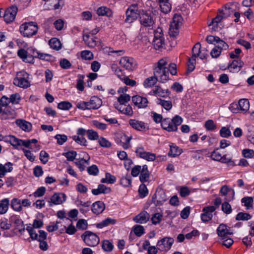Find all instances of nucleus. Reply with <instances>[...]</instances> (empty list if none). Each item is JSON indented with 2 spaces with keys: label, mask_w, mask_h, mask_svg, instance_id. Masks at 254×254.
Masks as SVG:
<instances>
[{
  "label": "nucleus",
  "mask_w": 254,
  "mask_h": 254,
  "mask_svg": "<svg viewBox=\"0 0 254 254\" xmlns=\"http://www.w3.org/2000/svg\"><path fill=\"white\" fill-rule=\"evenodd\" d=\"M170 73L172 75L177 74L176 64L174 63L169 64L166 59L159 60L154 68V75L157 77L158 81L162 83L166 82L170 79Z\"/></svg>",
  "instance_id": "1"
},
{
  "label": "nucleus",
  "mask_w": 254,
  "mask_h": 254,
  "mask_svg": "<svg viewBox=\"0 0 254 254\" xmlns=\"http://www.w3.org/2000/svg\"><path fill=\"white\" fill-rule=\"evenodd\" d=\"M27 231L29 233L30 238L33 240H38L39 242V248L41 250L46 251L48 249V245L46 241L47 234L44 231H38V234L32 228L28 227Z\"/></svg>",
  "instance_id": "2"
},
{
  "label": "nucleus",
  "mask_w": 254,
  "mask_h": 254,
  "mask_svg": "<svg viewBox=\"0 0 254 254\" xmlns=\"http://www.w3.org/2000/svg\"><path fill=\"white\" fill-rule=\"evenodd\" d=\"M183 122V119L179 115H176L172 119L165 118L162 122V127L168 132L177 131L178 127Z\"/></svg>",
  "instance_id": "3"
},
{
  "label": "nucleus",
  "mask_w": 254,
  "mask_h": 254,
  "mask_svg": "<svg viewBox=\"0 0 254 254\" xmlns=\"http://www.w3.org/2000/svg\"><path fill=\"white\" fill-rule=\"evenodd\" d=\"M38 30L37 24L34 22H25L19 27L20 33L26 37H31L35 35Z\"/></svg>",
  "instance_id": "4"
},
{
  "label": "nucleus",
  "mask_w": 254,
  "mask_h": 254,
  "mask_svg": "<svg viewBox=\"0 0 254 254\" xmlns=\"http://www.w3.org/2000/svg\"><path fill=\"white\" fill-rule=\"evenodd\" d=\"M13 84L19 87L27 88L30 86L29 81V74L24 70L17 72L16 77L13 79Z\"/></svg>",
  "instance_id": "5"
},
{
  "label": "nucleus",
  "mask_w": 254,
  "mask_h": 254,
  "mask_svg": "<svg viewBox=\"0 0 254 254\" xmlns=\"http://www.w3.org/2000/svg\"><path fill=\"white\" fill-rule=\"evenodd\" d=\"M140 14H141V11L139 9L137 4L135 3L130 5L126 11L127 17L125 22L128 23L133 22Z\"/></svg>",
  "instance_id": "6"
},
{
  "label": "nucleus",
  "mask_w": 254,
  "mask_h": 254,
  "mask_svg": "<svg viewBox=\"0 0 254 254\" xmlns=\"http://www.w3.org/2000/svg\"><path fill=\"white\" fill-rule=\"evenodd\" d=\"M81 237L84 243L90 247L96 246L100 242L98 236L89 231H85Z\"/></svg>",
  "instance_id": "7"
},
{
  "label": "nucleus",
  "mask_w": 254,
  "mask_h": 254,
  "mask_svg": "<svg viewBox=\"0 0 254 254\" xmlns=\"http://www.w3.org/2000/svg\"><path fill=\"white\" fill-rule=\"evenodd\" d=\"M182 17L180 14H175L173 21L170 26V34L171 36H176L178 33V30L182 23Z\"/></svg>",
  "instance_id": "8"
},
{
  "label": "nucleus",
  "mask_w": 254,
  "mask_h": 254,
  "mask_svg": "<svg viewBox=\"0 0 254 254\" xmlns=\"http://www.w3.org/2000/svg\"><path fill=\"white\" fill-rule=\"evenodd\" d=\"M201 48V45L199 43H197L195 44L192 49V55L191 57L189 59L188 63V70L189 72H190L193 70L195 68V60L196 55H199L200 49Z\"/></svg>",
  "instance_id": "9"
},
{
  "label": "nucleus",
  "mask_w": 254,
  "mask_h": 254,
  "mask_svg": "<svg viewBox=\"0 0 254 254\" xmlns=\"http://www.w3.org/2000/svg\"><path fill=\"white\" fill-rule=\"evenodd\" d=\"M174 242V240L171 237H164L158 241L157 247L160 251L167 252L171 249Z\"/></svg>",
  "instance_id": "10"
},
{
  "label": "nucleus",
  "mask_w": 254,
  "mask_h": 254,
  "mask_svg": "<svg viewBox=\"0 0 254 254\" xmlns=\"http://www.w3.org/2000/svg\"><path fill=\"white\" fill-rule=\"evenodd\" d=\"M79 155L81 156L79 158L76 159L75 164L79 168L80 171H83L86 167V165H89L90 156L85 152H81Z\"/></svg>",
  "instance_id": "11"
},
{
  "label": "nucleus",
  "mask_w": 254,
  "mask_h": 254,
  "mask_svg": "<svg viewBox=\"0 0 254 254\" xmlns=\"http://www.w3.org/2000/svg\"><path fill=\"white\" fill-rule=\"evenodd\" d=\"M135 152L137 157L148 161H153L156 159L155 154L146 152L142 146L137 147Z\"/></svg>",
  "instance_id": "12"
},
{
  "label": "nucleus",
  "mask_w": 254,
  "mask_h": 254,
  "mask_svg": "<svg viewBox=\"0 0 254 254\" xmlns=\"http://www.w3.org/2000/svg\"><path fill=\"white\" fill-rule=\"evenodd\" d=\"M17 11L18 8L15 5H12L7 8L3 16L4 21L7 23L12 22L15 18Z\"/></svg>",
  "instance_id": "13"
},
{
  "label": "nucleus",
  "mask_w": 254,
  "mask_h": 254,
  "mask_svg": "<svg viewBox=\"0 0 254 254\" xmlns=\"http://www.w3.org/2000/svg\"><path fill=\"white\" fill-rule=\"evenodd\" d=\"M121 66L128 70H134L136 66V64L132 58L123 57L120 61Z\"/></svg>",
  "instance_id": "14"
},
{
  "label": "nucleus",
  "mask_w": 254,
  "mask_h": 254,
  "mask_svg": "<svg viewBox=\"0 0 254 254\" xmlns=\"http://www.w3.org/2000/svg\"><path fill=\"white\" fill-rule=\"evenodd\" d=\"M131 136H128L124 133H118L116 134L115 140L117 143L120 144L124 149L129 147V142L131 139Z\"/></svg>",
  "instance_id": "15"
},
{
  "label": "nucleus",
  "mask_w": 254,
  "mask_h": 254,
  "mask_svg": "<svg viewBox=\"0 0 254 254\" xmlns=\"http://www.w3.org/2000/svg\"><path fill=\"white\" fill-rule=\"evenodd\" d=\"M166 200V193L162 189L157 190L152 197V202L156 206L162 205Z\"/></svg>",
  "instance_id": "16"
},
{
  "label": "nucleus",
  "mask_w": 254,
  "mask_h": 254,
  "mask_svg": "<svg viewBox=\"0 0 254 254\" xmlns=\"http://www.w3.org/2000/svg\"><path fill=\"white\" fill-rule=\"evenodd\" d=\"M216 207L214 206H208L204 207L202 209V212L201 214V219L204 222H207L211 220L213 217L212 213L216 210Z\"/></svg>",
  "instance_id": "17"
},
{
  "label": "nucleus",
  "mask_w": 254,
  "mask_h": 254,
  "mask_svg": "<svg viewBox=\"0 0 254 254\" xmlns=\"http://www.w3.org/2000/svg\"><path fill=\"white\" fill-rule=\"evenodd\" d=\"M128 122L130 126L137 130L145 131L149 129L147 124L143 122L135 119H130Z\"/></svg>",
  "instance_id": "18"
},
{
  "label": "nucleus",
  "mask_w": 254,
  "mask_h": 254,
  "mask_svg": "<svg viewBox=\"0 0 254 254\" xmlns=\"http://www.w3.org/2000/svg\"><path fill=\"white\" fill-rule=\"evenodd\" d=\"M140 22L141 25L144 27H151L155 23L153 16L146 12H143L141 14Z\"/></svg>",
  "instance_id": "19"
},
{
  "label": "nucleus",
  "mask_w": 254,
  "mask_h": 254,
  "mask_svg": "<svg viewBox=\"0 0 254 254\" xmlns=\"http://www.w3.org/2000/svg\"><path fill=\"white\" fill-rule=\"evenodd\" d=\"M66 195L64 193H55L49 201V205L52 206V204L58 205L63 203L66 200Z\"/></svg>",
  "instance_id": "20"
},
{
  "label": "nucleus",
  "mask_w": 254,
  "mask_h": 254,
  "mask_svg": "<svg viewBox=\"0 0 254 254\" xmlns=\"http://www.w3.org/2000/svg\"><path fill=\"white\" fill-rule=\"evenodd\" d=\"M132 101L138 108H145L147 107L148 101L146 97L139 95H135L132 97Z\"/></svg>",
  "instance_id": "21"
},
{
  "label": "nucleus",
  "mask_w": 254,
  "mask_h": 254,
  "mask_svg": "<svg viewBox=\"0 0 254 254\" xmlns=\"http://www.w3.org/2000/svg\"><path fill=\"white\" fill-rule=\"evenodd\" d=\"M10 221L14 224L16 229L18 230L21 234L25 231L23 222L19 217L16 215L12 216L10 217Z\"/></svg>",
  "instance_id": "22"
},
{
  "label": "nucleus",
  "mask_w": 254,
  "mask_h": 254,
  "mask_svg": "<svg viewBox=\"0 0 254 254\" xmlns=\"http://www.w3.org/2000/svg\"><path fill=\"white\" fill-rule=\"evenodd\" d=\"M15 124L22 130L25 132H29L32 130V125L25 120L17 119L15 121Z\"/></svg>",
  "instance_id": "23"
},
{
  "label": "nucleus",
  "mask_w": 254,
  "mask_h": 254,
  "mask_svg": "<svg viewBox=\"0 0 254 254\" xmlns=\"http://www.w3.org/2000/svg\"><path fill=\"white\" fill-rule=\"evenodd\" d=\"M150 218V215L146 211H143L135 216L133 220L137 223L142 224L146 223Z\"/></svg>",
  "instance_id": "24"
},
{
  "label": "nucleus",
  "mask_w": 254,
  "mask_h": 254,
  "mask_svg": "<svg viewBox=\"0 0 254 254\" xmlns=\"http://www.w3.org/2000/svg\"><path fill=\"white\" fill-rule=\"evenodd\" d=\"M105 208V204L102 201H97L93 203L91 207L92 211L96 215L101 213Z\"/></svg>",
  "instance_id": "25"
},
{
  "label": "nucleus",
  "mask_w": 254,
  "mask_h": 254,
  "mask_svg": "<svg viewBox=\"0 0 254 254\" xmlns=\"http://www.w3.org/2000/svg\"><path fill=\"white\" fill-rule=\"evenodd\" d=\"M217 234L221 237H225L227 235H232L233 232L231 231L230 228H227L225 224H221L217 229Z\"/></svg>",
  "instance_id": "26"
},
{
  "label": "nucleus",
  "mask_w": 254,
  "mask_h": 254,
  "mask_svg": "<svg viewBox=\"0 0 254 254\" xmlns=\"http://www.w3.org/2000/svg\"><path fill=\"white\" fill-rule=\"evenodd\" d=\"M111 191L110 187H107L103 184H100L98 186L97 189H93L92 190V193L93 195H97L101 193H108Z\"/></svg>",
  "instance_id": "27"
},
{
  "label": "nucleus",
  "mask_w": 254,
  "mask_h": 254,
  "mask_svg": "<svg viewBox=\"0 0 254 254\" xmlns=\"http://www.w3.org/2000/svg\"><path fill=\"white\" fill-rule=\"evenodd\" d=\"M244 65V63L239 60H235L229 65L228 68L231 72H237L241 70V67Z\"/></svg>",
  "instance_id": "28"
},
{
  "label": "nucleus",
  "mask_w": 254,
  "mask_h": 254,
  "mask_svg": "<svg viewBox=\"0 0 254 254\" xmlns=\"http://www.w3.org/2000/svg\"><path fill=\"white\" fill-rule=\"evenodd\" d=\"M4 141L10 143L15 148H18L20 146V143L22 142V139H18L14 135H7L4 138Z\"/></svg>",
  "instance_id": "29"
},
{
  "label": "nucleus",
  "mask_w": 254,
  "mask_h": 254,
  "mask_svg": "<svg viewBox=\"0 0 254 254\" xmlns=\"http://www.w3.org/2000/svg\"><path fill=\"white\" fill-rule=\"evenodd\" d=\"M152 91L154 95L163 98L168 96L170 94L168 89H163L159 86H155Z\"/></svg>",
  "instance_id": "30"
},
{
  "label": "nucleus",
  "mask_w": 254,
  "mask_h": 254,
  "mask_svg": "<svg viewBox=\"0 0 254 254\" xmlns=\"http://www.w3.org/2000/svg\"><path fill=\"white\" fill-rule=\"evenodd\" d=\"M102 103V100L97 96L92 97L88 102L90 110L98 109L101 106Z\"/></svg>",
  "instance_id": "31"
},
{
  "label": "nucleus",
  "mask_w": 254,
  "mask_h": 254,
  "mask_svg": "<svg viewBox=\"0 0 254 254\" xmlns=\"http://www.w3.org/2000/svg\"><path fill=\"white\" fill-rule=\"evenodd\" d=\"M95 37H90L89 34H83V40L85 43L90 48H93L97 45V42Z\"/></svg>",
  "instance_id": "32"
},
{
  "label": "nucleus",
  "mask_w": 254,
  "mask_h": 254,
  "mask_svg": "<svg viewBox=\"0 0 254 254\" xmlns=\"http://www.w3.org/2000/svg\"><path fill=\"white\" fill-rule=\"evenodd\" d=\"M12 166L10 162H7L4 165L0 164V178H2L6 173L10 172L13 169Z\"/></svg>",
  "instance_id": "33"
},
{
  "label": "nucleus",
  "mask_w": 254,
  "mask_h": 254,
  "mask_svg": "<svg viewBox=\"0 0 254 254\" xmlns=\"http://www.w3.org/2000/svg\"><path fill=\"white\" fill-rule=\"evenodd\" d=\"M116 108L122 113L128 116H132L133 114L132 107L129 105L127 106L124 105H118V106H116Z\"/></svg>",
  "instance_id": "34"
},
{
  "label": "nucleus",
  "mask_w": 254,
  "mask_h": 254,
  "mask_svg": "<svg viewBox=\"0 0 254 254\" xmlns=\"http://www.w3.org/2000/svg\"><path fill=\"white\" fill-rule=\"evenodd\" d=\"M222 20V17H221L219 14H218L215 18L212 19L211 22L208 24V26H212V30L213 31H218L221 29V27L218 26V23L220 22Z\"/></svg>",
  "instance_id": "35"
},
{
  "label": "nucleus",
  "mask_w": 254,
  "mask_h": 254,
  "mask_svg": "<svg viewBox=\"0 0 254 254\" xmlns=\"http://www.w3.org/2000/svg\"><path fill=\"white\" fill-rule=\"evenodd\" d=\"M161 10L164 13L167 14L169 12L172 8V5L169 2V0H164L159 2Z\"/></svg>",
  "instance_id": "36"
},
{
  "label": "nucleus",
  "mask_w": 254,
  "mask_h": 254,
  "mask_svg": "<svg viewBox=\"0 0 254 254\" xmlns=\"http://www.w3.org/2000/svg\"><path fill=\"white\" fill-rule=\"evenodd\" d=\"M97 14L99 16H107L110 17L112 15L113 13L110 8L106 6H101L97 9Z\"/></svg>",
  "instance_id": "37"
},
{
  "label": "nucleus",
  "mask_w": 254,
  "mask_h": 254,
  "mask_svg": "<svg viewBox=\"0 0 254 254\" xmlns=\"http://www.w3.org/2000/svg\"><path fill=\"white\" fill-rule=\"evenodd\" d=\"M254 199L252 197L246 196L241 199V202L244 203L247 210L252 209L253 208Z\"/></svg>",
  "instance_id": "38"
},
{
  "label": "nucleus",
  "mask_w": 254,
  "mask_h": 254,
  "mask_svg": "<svg viewBox=\"0 0 254 254\" xmlns=\"http://www.w3.org/2000/svg\"><path fill=\"white\" fill-rule=\"evenodd\" d=\"M233 5L231 3H227L226 4L224 9L219 11L218 14L222 17V19L228 17L230 15V9L232 8L231 6Z\"/></svg>",
  "instance_id": "39"
},
{
  "label": "nucleus",
  "mask_w": 254,
  "mask_h": 254,
  "mask_svg": "<svg viewBox=\"0 0 254 254\" xmlns=\"http://www.w3.org/2000/svg\"><path fill=\"white\" fill-rule=\"evenodd\" d=\"M238 106L240 111H242L246 113L250 108V103L248 100L246 99H240L238 103Z\"/></svg>",
  "instance_id": "40"
},
{
  "label": "nucleus",
  "mask_w": 254,
  "mask_h": 254,
  "mask_svg": "<svg viewBox=\"0 0 254 254\" xmlns=\"http://www.w3.org/2000/svg\"><path fill=\"white\" fill-rule=\"evenodd\" d=\"M9 203L8 198H4L0 201V214H5L7 211Z\"/></svg>",
  "instance_id": "41"
},
{
  "label": "nucleus",
  "mask_w": 254,
  "mask_h": 254,
  "mask_svg": "<svg viewBox=\"0 0 254 254\" xmlns=\"http://www.w3.org/2000/svg\"><path fill=\"white\" fill-rule=\"evenodd\" d=\"M116 222V220L115 219L107 218L100 223L96 224V226L97 228L101 229L110 224H115Z\"/></svg>",
  "instance_id": "42"
},
{
  "label": "nucleus",
  "mask_w": 254,
  "mask_h": 254,
  "mask_svg": "<svg viewBox=\"0 0 254 254\" xmlns=\"http://www.w3.org/2000/svg\"><path fill=\"white\" fill-rule=\"evenodd\" d=\"M157 81H158V78L154 75L146 78L143 82V85L145 88L151 87L155 84Z\"/></svg>",
  "instance_id": "43"
},
{
  "label": "nucleus",
  "mask_w": 254,
  "mask_h": 254,
  "mask_svg": "<svg viewBox=\"0 0 254 254\" xmlns=\"http://www.w3.org/2000/svg\"><path fill=\"white\" fill-rule=\"evenodd\" d=\"M156 103L167 111L170 110L172 107V103L171 101H167L158 98L157 99Z\"/></svg>",
  "instance_id": "44"
},
{
  "label": "nucleus",
  "mask_w": 254,
  "mask_h": 254,
  "mask_svg": "<svg viewBox=\"0 0 254 254\" xmlns=\"http://www.w3.org/2000/svg\"><path fill=\"white\" fill-rule=\"evenodd\" d=\"M11 207L16 211H20L22 210V207L20 199L18 198H13L11 202Z\"/></svg>",
  "instance_id": "45"
},
{
  "label": "nucleus",
  "mask_w": 254,
  "mask_h": 254,
  "mask_svg": "<svg viewBox=\"0 0 254 254\" xmlns=\"http://www.w3.org/2000/svg\"><path fill=\"white\" fill-rule=\"evenodd\" d=\"M182 153L181 150L175 145H170V150L168 152V156L171 157H176L180 155Z\"/></svg>",
  "instance_id": "46"
},
{
  "label": "nucleus",
  "mask_w": 254,
  "mask_h": 254,
  "mask_svg": "<svg viewBox=\"0 0 254 254\" xmlns=\"http://www.w3.org/2000/svg\"><path fill=\"white\" fill-rule=\"evenodd\" d=\"M116 181V178L109 173L105 174V178L101 180L102 183L114 184Z\"/></svg>",
  "instance_id": "47"
},
{
  "label": "nucleus",
  "mask_w": 254,
  "mask_h": 254,
  "mask_svg": "<svg viewBox=\"0 0 254 254\" xmlns=\"http://www.w3.org/2000/svg\"><path fill=\"white\" fill-rule=\"evenodd\" d=\"M50 47L54 50H59L61 48V42L57 38H53L49 41Z\"/></svg>",
  "instance_id": "48"
},
{
  "label": "nucleus",
  "mask_w": 254,
  "mask_h": 254,
  "mask_svg": "<svg viewBox=\"0 0 254 254\" xmlns=\"http://www.w3.org/2000/svg\"><path fill=\"white\" fill-rule=\"evenodd\" d=\"M204 127L207 130L214 131L217 128L216 124L212 120H208L205 122Z\"/></svg>",
  "instance_id": "49"
},
{
  "label": "nucleus",
  "mask_w": 254,
  "mask_h": 254,
  "mask_svg": "<svg viewBox=\"0 0 254 254\" xmlns=\"http://www.w3.org/2000/svg\"><path fill=\"white\" fill-rule=\"evenodd\" d=\"M130 99V97L128 94H122L118 98V101L120 105H124L127 103Z\"/></svg>",
  "instance_id": "50"
},
{
  "label": "nucleus",
  "mask_w": 254,
  "mask_h": 254,
  "mask_svg": "<svg viewBox=\"0 0 254 254\" xmlns=\"http://www.w3.org/2000/svg\"><path fill=\"white\" fill-rule=\"evenodd\" d=\"M219 133L223 138H228L231 135V130L228 127H223L220 130Z\"/></svg>",
  "instance_id": "51"
},
{
  "label": "nucleus",
  "mask_w": 254,
  "mask_h": 254,
  "mask_svg": "<svg viewBox=\"0 0 254 254\" xmlns=\"http://www.w3.org/2000/svg\"><path fill=\"white\" fill-rule=\"evenodd\" d=\"M134 234L137 237H140L145 233L144 227L139 225H136L133 228Z\"/></svg>",
  "instance_id": "52"
},
{
  "label": "nucleus",
  "mask_w": 254,
  "mask_h": 254,
  "mask_svg": "<svg viewBox=\"0 0 254 254\" xmlns=\"http://www.w3.org/2000/svg\"><path fill=\"white\" fill-rule=\"evenodd\" d=\"M80 56L81 58L85 60H91L94 58L93 53L88 50L81 51Z\"/></svg>",
  "instance_id": "53"
},
{
  "label": "nucleus",
  "mask_w": 254,
  "mask_h": 254,
  "mask_svg": "<svg viewBox=\"0 0 254 254\" xmlns=\"http://www.w3.org/2000/svg\"><path fill=\"white\" fill-rule=\"evenodd\" d=\"M164 43V38L153 39V46L154 48L156 50H159L162 48Z\"/></svg>",
  "instance_id": "54"
},
{
  "label": "nucleus",
  "mask_w": 254,
  "mask_h": 254,
  "mask_svg": "<svg viewBox=\"0 0 254 254\" xmlns=\"http://www.w3.org/2000/svg\"><path fill=\"white\" fill-rule=\"evenodd\" d=\"M17 55L22 59V60L26 63H31V61L28 60V52L24 49H21L18 51Z\"/></svg>",
  "instance_id": "55"
},
{
  "label": "nucleus",
  "mask_w": 254,
  "mask_h": 254,
  "mask_svg": "<svg viewBox=\"0 0 254 254\" xmlns=\"http://www.w3.org/2000/svg\"><path fill=\"white\" fill-rule=\"evenodd\" d=\"M71 138L74 140L77 143L80 144L83 146L87 145V140L83 136H80L79 135H73Z\"/></svg>",
  "instance_id": "56"
},
{
  "label": "nucleus",
  "mask_w": 254,
  "mask_h": 254,
  "mask_svg": "<svg viewBox=\"0 0 254 254\" xmlns=\"http://www.w3.org/2000/svg\"><path fill=\"white\" fill-rule=\"evenodd\" d=\"M63 155L65 157L68 161H73L74 159H75L77 153L75 151H69L67 152L63 153Z\"/></svg>",
  "instance_id": "57"
},
{
  "label": "nucleus",
  "mask_w": 254,
  "mask_h": 254,
  "mask_svg": "<svg viewBox=\"0 0 254 254\" xmlns=\"http://www.w3.org/2000/svg\"><path fill=\"white\" fill-rule=\"evenodd\" d=\"M251 215L248 213L239 212L236 217L237 220H249L251 219Z\"/></svg>",
  "instance_id": "58"
},
{
  "label": "nucleus",
  "mask_w": 254,
  "mask_h": 254,
  "mask_svg": "<svg viewBox=\"0 0 254 254\" xmlns=\"http://www.w3.org/2000/svg\"><path fill=\"white\" fill-rule=\"evenodd\" d=\"M71 107V104L68 101H63L59 103L58 105V108L63 110H68Z\"/></svg>",
  "instance_id": "59"
},
{
  "label": "nucleus",
  "mask_w": 254,
  "mask_h": 254,
  "mask_svg": "<svg viewBox=\"0 0 254 254\" xmlns=\"http://www.w3.org/2000/svg\"><path fill=\"white\" fill-rule=\"evenodd\" d=\"M102 248L106 252H111L113 249V245L109 240H104L102 242Z\"/></svg>",
  "instance_id": "60"
},
{
  "label": "nucleus",
  "mask_w": 254,
  "mask_h": 254,
  "mask_svg": "<svg viewBox=\"0 0 254 254\" xmlns=\"http://www.w3.org/2000/svg\"><path fill=\"white\" fill-rule=\"evenodd\" d=\"M87 135L88 139L92 140H97L99 137L98 133L92 129L87 130Z\"/></svg>",
  "instance_id": "61"
},
{
  "label": "nucleus",
  "mask_w": 254,
  "mask_h": 254,
  "mask_svg": "<svg viewBox=\"0 0 254 254\" xmlns=\"http://www.w3.org/2000/svg\"><path fill=\"white\" fill-rule=\"evenodd\" d=\"M221 207L222 210L226 214H229L232 211L231 206L228 202H223Z\"/></svg>",
  "instance_id": "62"
},
{
  "label": "nucleus",
  "mask_w": 254,
  "mask_h": 254,
  "mask_svg": "<svg viewBox=\"0 0 254 254\" xmlns=\"http://www.w3.org/2000/svg\"><path fill=\"white\" fill-rule=\"evenodd\" d=\"M0 227L3 230H9L11 227V224L7 219L4 218L1 220Z\"/></svg>",
  "instance_id": "63"
},
{
  "label": "nucleus",
  "mask_w": 254,
  "mask_h": 254,
  "mask_svg": "<svg viewBox=\"0 0 254 254\" xmlns=\"http://www.w3.org/2000/svg\"><path fill=\"white\" fill-rule=\"evenodd\" d=\"M64 24V21L62 19H57L54 22L55 28L58 31L62 30L63 29Z\"/></svg>",
  "instance_id": "64"
}]
</instances>
